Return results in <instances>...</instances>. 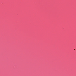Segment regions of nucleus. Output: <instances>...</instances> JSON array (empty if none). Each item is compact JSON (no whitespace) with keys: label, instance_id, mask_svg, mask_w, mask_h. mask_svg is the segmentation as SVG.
<instances>
[{"label":"nucleus","instance_id":"obj_1","mask_svg":"<svg viewBox=\"0 0 76 76\" xmlns=\"http://www.w3.org/2000/svg\"><path fill=\"white\" fill-rule=\"evenodd\" d=\"M74 50H75V49H74Z\"/></svg>","mask_w":76,"mask_h":76}]
</instances>
